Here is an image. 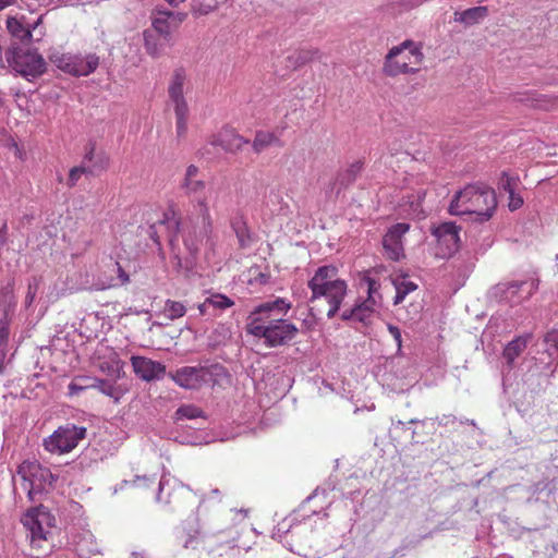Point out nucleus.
I'll return each mask as SVG.
<instances>
[{
    "instance_id": "nucleus-1",
    "label": "nucleus",
    "mask_w": 558,
    "mask_h": 558,
    "mask_svg": "<svg viewBox=\"0 0 558 558\" xmlns=\"http://www.w3.org/2000/svg\"><path fill=\"white\" fill-rule=\"evenodd\" d=\"M180 189L193 205L196 219L190 220L189 229L184 230L183 241L190 253L198 251L199 245L209 238L213 225L208 202L213 196L214 187L199 177V168L190 165L180 183Z\"/></svg>"
},
{
    "instance_id": "nucleus-2",
    "label": "nucleus",
    "mask_w": 558,
    "mask_h": 558,
    "mask_svg": "<svg viewBox=\"0 0 558 558\" xmlns=\"http://www.w3.org/2000/svg\"><path fill=\"white\" fill-rule=\"evenodd\" d=\"M290 307L291 304L281 298L262 303L251 312L246 332L253 337L263 338L270 348L288 343L296 336L298 328L280 316L284 315Z\"/></svg>"
},
{
    "instance_id": "nucleus-3",
    "label": "nucleus",
    "mask_w": 558,
    "mask_h": 558,
    "mask_svg": "<svg viewBox=\"0 0 558 558\" xmlns=\"http://www.w3.org/2000/svg\"><path fill=\"white\" fill-rule=\"evenodd\" d=\"M307 286L312 292L308 299L311 315L316 319L324 314L332 318L348 291L347 282L338 277V268L332 265L318 267Z\"/></svg>"
},
{
    "instance_id": "nucleus-4",
    "label": "nucleus",
    "mask_w": 558,
    "mask_h": 558,
    "mask_svg": "<svg viewBox=\"0 0 558 558\" xmlns=\"http://www.w3.org/2000/svg\"><path fill=\"white\" fill-rule=\"evenodd\" d=\"M497 207L495 191L486 185L470 184L457 192L449 205V213L456 216L471 215L484 222L493 217Z\"/></svg>"
},
{
    "instance_id": "nucleus-5",
    "label": "nucleus",
    "mask_w": 558,
    "mask_h": 558,
    "mask_svg": "<svg viewBox=\"0 0 558 558\" xmlns=\"http://www.w3.org/2000/svg\"><path fill=\"white\" fill-rule=\"evenodd\" d=\"M17 475L22 478V486L27 492L31 501H40L48 490L54 487L58 475L37 461H23L17 468Z\"/></svg>"
},
{
    "instance_id": "nucleus-6",
    "label": "nucleus",
    "mask_w": 558,
    "mask_h": 558,
    "mask_svg": "<svg viewBox=\"0 0 558 558\" xmlns=\"http://www.w3.org/2000/svg\"><path fill=\"white\" fill-rule=\"evenodd\" d=\"M189 86L190 80L186 70L183 66L175 68L169 80L168 97L175 116V131L178 137L184 136L187 131L190 108L184 94L189 89Z\"/></svg>"
},
{
    "instance_id": "nucleus-7",
    "label": "nucleus",
    "mask_w": 558,
    "mask_h": 558,
    "mask_svg": "<svg viewBox=\"0 0 558 558\" xmlns=\"http://www.w3.org/2000/svg\"><path fill=\"white\" fill-rule=\"evenodd\" d=\"M423 60V53L413 41L405 40L392 47L385 60V72L390 76L415 73Z\"/></svg>"
},
{
    "instance_id": "nucleus-8",
    "label": "nucleus",
    "mask_w": 558,
    "mask_h": 558,
    "mask_svg": "<svg viewBox=\"0 0 558 558\" xmlns=\"http://www.w3.org/2000/svg\"><path fill=\"white\" fill-rule=\"evenodd\" d=\"M5 61L9 66L28 81L40 76L46 70V62L38 52L17 43H12L7 49Z\"/></svg>"
},
{
    "instance_id": "nucleus-9",
    "label": "nucleus",
    "mask_w": 558,
    "mask_h": 558,
    "mask_svg": "<svg viewBox=\"0 0 558 558\" xmlns=\"http://www.w3.org/2000/svg\"><path fill=\"white\" fill-rule=\"evenodd\" d=\"M225 372L223 366H183L170 374L172 380L184 389L198 390L206 386H214Z\"/></svg>"
},
{
    "instance_id": "nucleus-10",
    "label": "nucleus",
    "mask_w": 558,
    "mask_h": 558,
    "mask_svg": "<svg viewBox=\"0 0 558 558\" xmlns=\"http://www.w3.org/2000/svg\"><path fill=\"white\" fill-rule=\"evenodd\" d=\"M49 60L59 70L73 76H87L99 65V58L95 53L86 56L52 51Z\"/></svg>"
},
{
    "instance_id": "nucleus-11",
    "label": "nucleus",
    "mask_w": 558,
    "mask_h": 558,
    "mask_svg": "<svg viewBox=\"0 0 558 558\" xmlns=\"http://www.w3.org/2000/svg\"><path fill=\"white\" fill-rule=\"evenodd\" d=\"M86 427L65 424L44 439V447L51 453L63 454L72 451L86 437Z\"/></svg>"
},
{
    "instance_id": "nucleus-12",
    "label": "nucleus",
    "mask_w": 558,
    "mask_h": 558,
    "mask_svg": "<svg viewBox=\"0 0 558 558\" xmlns=\"http://www.w3.org/2000/svg\"><path fill=\"white\" fill-rule=\"evenodd\" d=\"M537 287L538 282L535 279L500 282L490 289L489 295L497 302L515 305L530 299Z\"/></svg>"
},
{
    "instance_id": "nucleus-13",
    "label": "nucleus",
    "mask_w": 558,
    "mask_h": 558,
    "mask_svg": "<svg viewBox=\"0 0 558 558\" xmlns=\"http://www.w3.org/2000/svg\"><path fill=\"white\" fill-rule=\"evenodd\" d=\"M367 283V299L361 303H356L352 308L344 310L341 314L342 320H351L368 325L372 317L376 313V307L380 303V294L378 293L379 283L369 277L365 279Z\"/></svg>"
},
{
    "instance_id": "nucleus-14",
    "label": "nucleus",
    "mask_w": 558,
    "mask_h": 558,
    "mask_svg": "<svg viewBox=\"0 0 558 558\" xmlns=\"http://www.w3.org/2000/svg\"><path fill=\"white\" fill-rule=\"evenodd\" d=\"M459 232L460 227L451 221L441 222L433 228L432 234L436 238L438 243L437 256L449 258L458 252L460 247Z\"/></svg>"
},
{
    "instance_id": "nucleus-15",
    "label": "nucleus",
    "mask_w": 558,
    "mask_h": 558,
    "mask_svg": "<svg viewBox=\"0 0 558 558\" xmlns=\"http://www.w3.org/2000/svg\"><path fill=\"white\" fill-rule=\"evenodd\" d=\"M186 19V13L168 10H157L151 17L150 31L159 34L166 40H174L173 32Z\"/></svg>"
},
{
    "instance_id": "nucleus-16",
    "label": "nucleus",
    "mask_w": 558,
    "mask_h": 558,
    "mask_svg": "<svg viewBox=\"0 0 558 558\" xmlns=\"http://www.w3.org/2000/svg\"><path fill=\"white\" fill-rule=\"evenodd\" d=\"M410 226L404 222L396 223L388 229L383 238V247L386 256L391 260H400L404 257L402 244L403 235L409 231Z\"/></svg>"
},
{
    "instance_id": "nucleus-17",
    "label": "nucleus",
    "mask_w": 558,
    "mask_h": 558,
    "mask_svg": "<svg viewBox=\"0 0 558 558\" xmlns=\"http://www.w3.org/2000/svg\"><path fill=\"white\" fill-rule=\"evenodd\" d=\"M131 363L137 377L145 381L160 379L166 373V366L145 356H132Z\"/></svg>"
},
{
    "instance_id": "nucleus-18",
    "label": "nucleus",
    "mask_w": 558,
    "mask_h": 558,
    "mask_svg": "<svg viewBox=\"0 0 558 558\" xmlns=\"http://www.w3.org/2000/svg\"><path fill=\"white\" fill-rule=\"evenodd\" d=\"M319 490L315 489L313 495L308 496L299 509L290 514L291 523H300L302 521H323L328 519V513L323 508L317 510L312 507V504L318 498Z\"/></svg>"
},
{
    "instance_id": "nucleus-19",
    "label": "nucleus",
    "mask_w": 558,
    "mask_h": 558,
    "mask_svg": "<svg viewBox=\"0 0 558 558\" xmlns=\"http://www.w3.org/2000/svg\"><path fill=\"white\" fill-rule=\"evenodd\" d=\"M82 163L87 170V175L95 177L108 168L109 157L104 150H97L95 144L89 143L85 147V154L83 156Z\"/></svg>"
},
{
    "instance_id": "nucleus-20",
    "label": "nucleus",
    "mask_w": 558,
    "mask_h": 558,
    "mask_svg": "<svg viewBox=\"0 0 558 558\" xmlns=\"http://www.w3.org/2000/svg\"><path fill=\"white\" fill-rule=\"evenodd\" d=\"M319 54L317 49H294L288 52V54L283 58L282 62H284L286 71L277 70V74L280 76H286L290 71H294L298 68L306 64L307 62L314 60Z\"/></svg>"
},
{
    "instance_id": "nucleus-21",
    "label": "nucleus",
    "mask_w": 558,
    "mask_h": 558,
    "mask_svg": "<svg viewBox=\"0 0 558 558\" xmlns=\"http://www.w3.org/2000/svg\"><path fill=\"white\" fill-rule=\"evenodd\" d=\"M144 49L146 53L153 59H158L166 54V49L172 47L174 40H166L159 34L150 31L149 28L143 32Z\"/></svg>"
},
{
    "instance_id": "nucleus-22",
    "label": "nucleus",
    "mask_w": 558,
    "mask_h": 558,
    "mask_svg": "<svg viewBox=\"0 0 558 558\" xmlns=\"http://www.w3.org/2000/svg\"><path fill=\"white\" fill-rule=\"evenodd\" d=\"M214 144H218L222 151L235 153L242 148L244 143L241 135L230 126L223 128L217 134H214Z\"/></svg>"
},
{
    "instance_id": "nucleus-23",
    "label": "nucleus",
    "mask_w": 558,
    "mask_h": 558,
    "mask_svg": "<svg viewBox=\"0 0 558 558\" xmlns=\"http://www.w3.org/2000/svg\"><path fill=\"white\" fill-rule=\"evenodd\" d=\"M233 302L222 294H213L198 305L201 315L209 317L217 316L223 310L230 307Z\"/></svg>"
},
{
    "instance_id": "nucleus-24",
    "label": "nucleus",
    "mask_w": 558,
    "mask_h": 558,
    "mask_svg": "<svg viewBox=\"0 0 558 558\" xmlns=\"http://www.w3.org/2000/svg\"><path fill=\"white\" fill-rule=\"evenodd\" d=\"M40 23V19L37 20L33 25L31 24H24L22 21L15 19V17H9L7 20V28L10 32V34L14 37L21 40V44L29 43L32 40V28L36 29L37 25Z\"/></svg>"
},
{
    "instance_id": "nucleus-25",
    "label": "nucleus",
    "mask_w": 558,
    "mask_h": 558,
    "mask_svg": "<svg viewBox=\"0 0 558 558\" xmlns=\"http://www.w3.org/2000/svg\"><path fill=\"white\" fill-rule=\"evenodd\" d=\"M362 169L363 162L359 160L350 165V167L344 171L339 172L333 182V189L337 190V194L352 184L362 172Z\"/></svg>"
},
{
    "instance_id": "nucleus-26",
    "label": "nucleus",
    "mask_w": 558,
    "mask_h": 558,
    "mask_svg": "<svg viewBox=\"0 0 558 558\" xmlns=\"http://www.w3.org/2000/svg\"><path fill=\"white\" fill-rule=\"evenodd\" d=\"M530 338V335L517 337L505 347L502 356L509 366H512L514 360L526 349Z\"/></svg>"
},
{
    "instance_id": "nucleus-27",
    "label": "nucleus",
    "mask_w": 558,
    "mask_h": 558,
    "mask_svg": "<svg viewBox=\"0 0 558 558\" xmlns=\"http://www.w3.org/2000/svg\"><path fill=\"white\" fill-rule=\"evenodd\" d=\"M271 146L282 147L283 143L279 136L272 132L258 131L252 144L254 151L259 154Z\"/></svg>"
},
{
    "instance_id": "nucleus-28",
    "label": "nucleus",
    "mask_w": 558,
    "mask_h": 558,
    "mask_svg": "<svg viewBox=\"0 0 558 558\" xmlns=\"http://www.w3.org/2000/svg\"><path fill=\"white\" fill-rule=\"evenodd\" d=\"M488 14L486 7H474L466 9L462 12L454 13V21L463 23L464 25H474L483 21Z\"/></svg>"
},
{
    "instance_id": "nucleus-29",
    "label": "nucleus",
    "mask_w": 558,
    "mask_h": 558,
    "mask_svg": "<svg viewBox=\"0 0 558 558\" xmlns=\"http://www.w3.org/2000/svg\"><path fill=\"white\" fill-rule=\"evenodd\" d=\"M156 482H157V477L155 475H151V476H147V475L138 476L137 475L132 481L123 480L119 484H117L116 486L110 488L111 496L117 495L120 490H123L125 487H129V486L146 489V488H149L153 485H155Z\"/></svg>"
},
{
    "instance_id": "nucleus-30",
    "label": "nucleus",
    "mask_w": 558,
    "mask_h": 558,
    "mask_svg": "<svg viewBox=\"0 0 558 558\" xmlns=\"http://www.w3.org/2000/svg\"><path fill=\"white\" fill-rule=\"evenodd\" d=\"M52 520H54V518L51 517L48 508L39 504L26 511L25 520H22V523H51Z\"/></svg>"
},
{
    "instance_id": "nucleus-31",
    "label": "nucleus",
    "mask_w": 558,
    "mask_h": 558,
    "mask_svg": "<svg viewBox=\"0 0 558 558\" xmlns=\"http://www.w3.org/2000/svg\"><path fill=\"white\" fill-rule=\"evenodd\" d=\"M15 306L14 282L10 281L0 289V310L2 313L14 314Z\"/></svg>"
},
{
    "instance_id": "nucleus-32",
    "label": "nucleus",
    "mask_w": 558,
    "mask_h": 558,
    "mask_svg": "<svg viewBox=\"0 0 558 558\" xmlns=\"http://www.w3.org/2000/svg\"><path fill=\"white\" fill-rule=\"evenodd\" d=\"M392 284L396 289L395 305L402 303L409 293L417 289V284L408 280L405 276L395 278Z\"/></svg>"
},
{
    "instance_id": "nucleus-33",
    "label": "nucleus",
    "mask_w": 558,
    "mask_h": 558,
    "mask_svg": "<svg viewBox=\"0 0 558 558\" xmlns=\"http://www.w3.org/2000/svg\"><path fill=\"white\" fill-rule=\"evenodd\" d=\"M172 492V481L167 474H163L158 481L157 492L155 496L156 502L165 505L170 504Z\"/></svg>"
},
{
    "instance_id": "nucleus-34",
    "label": "nucleus",
    "mask_w": 558,
    "mask_h": 558,
    "mask_svg": "<svg viewBox=\"0 0 558 558\" xmlns=\"http://www.w3.org/2000/svg\"><path fill=\"white\" fill-rule=\"evenodd\" d=\"M206 418L205 412L194 404H183L174 412V421Z\"/></svg>"
},
{
    "instance_id": "nucleus-35",
    "label": "nucleus",
    "mask_w": 558,
    "mask_h": 558,
    "mask_svg": "<svg viewBox=\"0 0 558 558\" xmlns=\"http://www.w3.org/2000/svg\"><path fill=\"white\" fill-rule=\"evenodd\" d=\"M158 225L167 230L168 239L172 243L180 231V222L175 219L174 213L172 210L166 211Z\"/></svg>"
},
{
    "instance_id": "nucleus-36",
    "label": "nucleus",
    "mask_w": 558,
    "mask_h": 558,
    "mask_svg": "<svg viewBox=\"0 0 558 558\" xmlns=\"http://www.w3.org/2000/svg\"><path fill=\"white\" fill-rule=\"evenodd\" d=\"M545 352L548 355L549 361L547 364L558 360V329L548 331L544 337Z\"/></svg>"
},
{
    "instance_id": "nucleus-37",
    "label": "nucleus",
    "mask_w": 558,
    "mask_h": 558,
    "mask_svg": "<svg viewBox=\"0 0 558 558\" xmlns=\"http://www.w3.org/2000/svg\"><path fill=\"white\" fill-rule=\"evenodd\" d=\"M29 532L27 537L29 538L31 546L34 548H43V543L48 541L50 532L45 529L44 525H28Z\"/></svg>"
},
{
    "instance_id": "nucleus-38",
    "label": "nucleus",
    "mask_w": 558,
    "mask_h": 558,
    "mask_svg": "<svg viewBox=\"0 0 558 558\" xmlns=\"http://www.w3.org/2000/svg\"><path fill=\"white\" fill-rule=\"evenodd\" d=\"M185 313H186V307L182 302L170 300V299H168L165 302L162 315L166 318H168L170 320H175L178 318L183 317L185 315Z\"/></svg>"
},
{
    "instance_id": "nucleus-39",
    "label": "nucleus",
    "mask_w": 558,
    "mask_h": 558,
    "mask_svg": "<svg viewBox=\"0 0 558 558\" xmlns=\"http://www.w3.org/2000/svg\"><path fill=\"white\" fill-rule=\"evenodd\" d=\"M519 183V177L510 175L507 171H502L499 178L498 189L510 194L515 191Z\"/></svg>"
},
{
    "instance_id": "nucleus-40",
    "label": "nucleus",
    "mask_w": 558,
    "mask_h": 558,
    "mask_svg": "<svg viewBox=\"0 0 558 558\" xmlns=\"http://www.w3.org/2000/svg\"><path fill=\"white\" fill-rule=\"evenodd\" d=\"M221 148L214 144V136L199 150L198 156L207 161H213L220 156Z\"/></svg>"
},
{
    "instance_id": "nucleus-41",
    "label": "nucleus",
    "mask_w": 558,
    "mask_h": 558,
    "mask_svg": "<svg viewBox=\"0 0 558 558\" xmlns=\"http://www.w3.org/2000/svg\"><path fill=\"white\" fill-rule=\"evenodd\" d=\"M14 314L2 313L0 318V347L7 348L10 336V325Z\"/></svg>"
},
{
    "instance_id": "nucleus-42",
    "label": "nucleus",
    "mask_w": 558,
    "mask_h": 558,
    "mask_svg": "<svg viewBox=\"0 0 558 558\" xmlns=\"http://www.w3.org/2000/svg\"><path fill=\"white\" fill-rule=\"evenodd\" d=\"M94 387L97 388L101 393L114 399L116 402L120 400V390L111 381L101 379L98 380Z\"/></svg>"
},
{
    "instance_id": "nucleus-43",
    "label": "nucleus",
    "mask_w": 558,
    "mask_h": 558,
    "mask_svg": "<svg viewBox=\"0 0 558 558\" xmlns=\"http://www.w3.org/2000/svg\"><path fill=\"white\" fill-rule=\"evenodd\" d=\"M83 175H87V170L85 168V166L81 162L80 166H76V167H73L70 172H69V177L66 179V186L68 187H73L76 185V183L80 181V179L83 177Z\"/></svg>"
},
{
    "instance_id": "nucleus-44",
    "label": "nucleus",
    "mask_w": 558,
    "mask_h": 558,
    "mask_svg": "<svg viewBox=\"0 0 558 558\" xmlns=\"http://www.w3.org/2000/svg\"><path fill=\"white\" fill-rule=\"evenodd\" d=\"M113 267L117 269L118 278L111 279L108 283L102 284L101 289L112 288L129 282V275L123 270L119 263H114Z\"/></svg>"
},
{
    "instance_id": "nucleus-45",
    "label": "nucleus",
    "mask_w": 558,
    "mask_h": 558,
    "mask_svg": "<svg viewBox=\"0 0 558 558\" xmlns=\"http://www.w3.org/2000/svg\"><path fill=\"white\" fill-rule=\"evenodd\" d=\"M198 535L199 531L194 526H191L189 530L185 531L183 546L185 548H195L196 544L198 543Z\"/></svg>"
},
{
    "instance_id": "nucleus-46",
    "label": "nucleus",
    "mask_w": 558,
    "mask_h": 558,
    "mask_svg": "<svg viewBox=\"0 0 558 558\" xmlns=\"http://www.w3.org/2000/svg\"><path fill=\"white\" fill-rule=\"evenodd\" d=\"M38 288H39V281L36 278H33V280L29 281V283H28L27 293L25 296V306L26 307H29L33 304V302L36 298Z\"/></svg>"
},
{
    "instance_id": "nucleus-47",
    "label": "nucleus",
    "mask_w": 558,
    "mask_h": 558,
    "mask_svg": "<svg viewBox=\"0 0 558 558\" xmlns=\"http://www.w3.org/2000/svg\"><path fill=\"white\" fill-rule=\"evenodd\" d=\"M523 198L520 194L512 192L509 194L508 207L511 211L519 209L523 205Z\"/></svg>"
},
{
    "instance_id": "nucleus-48",
    "label": "nucleus",
    "mask_w": 558,
    "mask_h": 558,
    "mask_svg": "<svg viewBox=\"0 0 558 558\" xmlns=\"http://www.w3.org/2000/svg\"><path fill=\"white\" fill-rule=\"evenodd\" d=\"M87 388V386H82L77 381L73 380L68 386V395L70 397L77 396L82 391H84Z\"/></svg>"
},
{
    "instance_id": "nucleus-49",
    "label": "nucleus",
    "mask_w": 558,
    "mask_h": 558,
    "mask_svg": "<svg viewBox=\"0 0 558 558\" xmlns=\"http://www.w3.org/2000/svg\"><path fill=\"white\" fill-rule=\"evenodd\" d=\"M388 331L392 336V338L395 339L398 348L400 349L401 348V343H402L400 329L397 326L389 324L388 325Z\"/></svg>"
},
{
    "instance_id": "nucleus-50",
    "label": "nucleus",
    "mask_w": 558,
    "mask_h": 558,
    "mask_svg": "<svg viewBox=\"0 0 558 558\" xmlns=\"http://www.w3.org/2000/svg\"><path fill=\"white\" fill-rule=\"evenodd\" d=\"M220 490L218 488H215V489H211L210 493H209V496L207 497H203L201 500H199V507H203L207 501L209 500H213V499H220Z\"/></svg>"
},
{
    "instance_id": "nucleus-51",
    "label": "nucleus",
    "mask_w": 558,
    "mask_h": 558,
    "mask_svg": "<svg viewBox=\"0 0 558 558\" xmlns=\"http://www.w3.org/2000/svg\"><path fill=\"white\" fill-rule=\"evenodd\" d=\"M8 235V226L5 221H0V247L5 245Z\"/></svg>"
},
{
    "instance_id": "nucleus-52",
    "label": "nucleus",
    "mask_w": 558,
    "mask_h": 558,
    "mask_svg": "<svg viewBox=\"0 0 558 558\" xmlns=\"http://www.w3.org/2000/svg\"><path fill=\"white\" fill-rule=\"evenodd\" d=\"M232 227H233V229H234V231L236 233V236H238V240H239L240 244L243 245L244 244V230H243L241 223L240 222H233Z\"/></svg>"
},
{
    "instance_id": "nucleus-53",
    "label": "nucleus",
    "mask_w": 558,
    "mask_h": 558,
    "mask_svg": "<svg viewBox=\"0 0 558 558\" xmlns=\"http://www.w3.org/2000/svg\"><path fill=\"white\" fill-rule=\"evenodd\" d=\"M7 40L3 38H0V69L5 68V61L3 58V53L7 51L9 47H7Z\"/></svg>"
},
{
    "instance_id": "nucleus-54",
    "label": "nucleus",
    "mask_w": 558,
    "mask_h": 558,
    "mask_svg": "<svg viewBox=\"0 0 558 558\" xmlns=\"http://www.w3.org/2000/svg\"><path fill=\"white\" fill-rule=\"evenodd\" d=\"M5 355H7V348L0 347V375L3 374V369H4L3 361L5 359Z\"/></svg>"
},
{
    "instance_id": "nucleus-55",
    "label": "nucleus",
    "mask_w": 558,
    "mask_h": 558,
    "mask_svg": "<svg viewBox=\"0 0 558 558\" xmlns=\"http://www.w3.org/2000/svg\"><path fill=\"white\" fill-rule=\"evenodd\" d=\"M15 0H0V11L14 3Z\"/></svg>"
},
{
    "instance_id": "nucleus-56",
    "label": "nucleus",
    "mask_w": 558,
    "mask_h": 558,
    "mask_svg": "<svg viewBox=\"0 0 558 558\" xmlns=\"http://www.w3.org/2000/svg\"><path fill=\"white\" fill-rule=\"evenodd\" d=\"M165 1L168 2L171 7H178L179 4L184 2L185 0H165Z\"/></svg>"
},
{
    "instance_id": "nucleus-57",
    "label": "nucleus",
    "mask_w": 558,
    "mask_h": 558,
    "mask_svg": "<svg viewBox=\"0 0 558 558\" xmlns=\"http://www.w3.org/2000/svg\"><path fill=\"white\" fill-rule=\"evenodd\" d=\"M179 488H180L181 490L186 492V493H190V492H191V488H190L189 486L184 485V484H179Z\"/></svg>"
},
{
    "instance_id": "nucleus-58",
    "label": "nucleus",
    "mask_w": 558,
    "mask_h": 558,
    "mask_svg": "<svg viewBox=\"0 0 558 558\" xmlns=\"http://www.w3.org/2000/svg\"><path fill=\"white\" fill-rule=\"evenodd\" d=\"M259 278H260L262 282H266L267 281V278H266V276L264 274H260Z\"/></svg>"
},
{
    "instance_id": "nucleus-59",
    "label": "nucleus",
    "mask_w": 558,
    "mask_h": 558,
    "mask_svg": "<svg viewBox=\"0 0 558 558\" xmlns=\"http://www.w3.org/2000/svg\"><path fill=\"white\" fill-rule=\"evenodd\" d=\"M150 229H151V236H154V234H156V232H157L156 225L151 226Z\"/></svg>"
},
{
    "instance_id": "nucleus-60",
    "label": "nucleus",
    "mask_w": 558,
    "mask_h": 558,
    "mask_svg": "<svg viewBox=\"0 0 558 558\" xmlns=\"http://www.w3.org/2000/svg\"><path fill=\"white\" fill-rule=\"evenodd\" d=\"M416 422H417V420H414V418L410 421L411 424H414Z\"/></svg>"
},
{
    "instance_id": "nucleus-61",
    "label": "nucleus",
    "mask_w": 558,
    "mask_h": 558,
    "mask_svg": "<svg viewBox=\"0 0 558 558\" xmlns=\"http://www.w3.org/2000/svg\"><path fill=\"white\" fill-rule=\"evenodd\" d=\"M398 425H403V422L402 421H398L397 423Z\"/></svg>"
}]
</instances>
